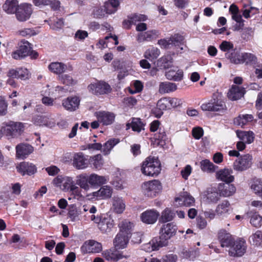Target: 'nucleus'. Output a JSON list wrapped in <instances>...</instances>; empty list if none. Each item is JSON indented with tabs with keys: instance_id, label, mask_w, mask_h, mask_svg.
<instances>
[{
	"instance_id": "nucleus-29",
	"label": "nucleus",
	"mask_w": 262,
	"mask_h": 262,
	"mask_svg": "<svg viewBox=\"0 0 262 262\" xmlns=\"http://www.w3.org/2000/svg\"><path fill=\"white\" fill-rule=\"evenodd\" d=\"M245 90L243 88L233 85L228 93L229 99L232 100H237L244 96Z\"/></svg>"
},
{
	"instance_id": "nucleus-41",
	"label": "nucleus",
	"mask_w": 262,
	"mask_h": 262,
	"mask_svg": "<svg viewBox=\"0 0 262 262\" xmlns=\"http://www.w3.org/2000/svg\"><path fill=\"white\" fill-rule=\"evenodd\" d=\"M119 5L118 0H108L105 2L103 8L108 14H111L116 12Z\"/></svg>"
},
{
	"instance_id": "nucleus-21",
	"label": "nucleus",
	"mask_w": 262,
	"mask_h": 262,
	"mask_svg": "<svg viewBox=\"0 0 262 262\" xmlns=\"http://www.w3.org/2000/svg\"><path fill=\"white\" fill-rule=\"evenodd\" d=\"M218 239L222 247L231 246L234 241L232 235L224 229H221L219 231Z\"/></svg>"
},
{
	"instance_id": "nucleus-26",
	"label": "nucleus",
	"mask_w": 262,
	"mask_h": 262,
	"mask_svg": "<svg viewBox=\"0 0 262 262\" xmlns=\"http://www.w3.org/2000/svg\"><path fill=\"white\" fill-rule=\"evenodd\" d=\"M119 232L121 234L131 237L132 233L134 230V224L128 220L122 221L118 225Z\"/></svg>"
},
{
	"instance_id": "nucleus-53",
	"label": "nucleus",
	"mask_w": 262,
	"mask_h": 262,
	"mask_svg": "<svg viewBox=\"0 0 262 262\" xmlns=\"http://www.w3.org/2000/svg\"><path fill=\"white\" fill-rule=\"evenodd\" d=\"M174 216L173 212L169 208H166L161 213V220L162 222L166 223L172 221Z\"/></svg>"
},
{
	"instance_id": "nucleus-46",
	"label": "nucleus",
	"mask_w": 262,
	"mask_h": 262,
	"mask_svg": "<svg viewBox=\"0 0 262 262\" xmlns=\"http://www.w3.org/2000/svg\"><path fill=\"white\" fill-rule=\"evenodd\" d=\"M127 129L132 127L133 130L139 133L141 130L144 129V124L140 118H133L130 124L126 125Z\"/></svg>"
},
{
	"instance_id": "nucleus-60",
	"label": "nucleus",
	"mask_w": 262,
	"mask_h": 262,
	"mask_svg": "<svg viewBox=\"0 0 262 262\" xmlns=\"http://www.w3.org/2000/svg\"><path fill=\"white\" fill-rule=\"evenodd\" d=\"M130 20L134 25H136L137 23L140 21H143L146 20L147 17L145 15L142 14H134L130 16Z\"/></svg>"
},
{
	"instance_id": "nucleus-61",
	"label": "nucleus",
	"mask_w": 262,
	"mask_h": 262,
	"mask_svg": "<svg viewBox=\"0 0 262 262\" xmlns=\"http://www.w3.org/2000/svg\"><path fill=\"white\" fill-rule=\"evenodd\" d=\"M203 134L204 130L201 127H195L192 129V136L196 140L200 139L203 136Z\"/></svg>"
},
{
	"instance_id": "nucleus-33",
	"label": "nucleus",
	"mask_w": 262,
	"mask_h": 262,
	"mask_svg": "<svg viewBox=\"0 0 262 262\" xmlns=\"http://www.w3.org/2000/svg\"><path fill=\"white\" fill-rule=\"evenodd\" d=\"M90 186H100L107 183L108 179L106 177L99 176L96 173L89 175Z\"/></svg>"
},
{
	"instance_id": "nucleus-27",
	"label": "nucleus",
	"mask_w": 262,
	"mask_h": 262,
	"mask_svg": "<svg viewBox=\"0 0 262 262\" xmlns=\"http://www.w3.org/2000/svg\"><path fill=\"white\" fill-rule=\"evenodd\" d=\"M175 202L180 206L189 207L193 205L194 199L187 192H184L175 198Z\"/></svg>"
},
{
	"instance_id": "nucleus-42",
	"label": "nucleus",
	"mask_w": 262,
	"mask_h": 262,
	"mask_svg": "<svg viewBox=\"0 0 262 262\" xmlns=\"http://www.w3.org/2000/svg\"><path fill=\"white\" fill-rule=\"evenodd\" d=\"M200 167L201 170L204 172L212 173L215 171L216 169L217 168V166L214 165L209 160L205 159L201 161Z\"/></svg>"
},
{
	"instance_id": "nucleus-48",
	"label": "nucleus",
	"mask_w": 262,
	"mask_h": 262,
	"mask_svg": "<svg viewBox=\"0 0 262 262\" xmlns=\"http://www.w3.org/2000/svg\"><path fill=\"white\" fill-rule=\"evenodd\" d=\"M90 162L93 168L96 169H100L103 165L102 157L100 154L91 157L90 159Z\"/></svg>"
},
{
	"instance_id": "nucleus-17",
	"label": "nucleus",
	"mask_w": 262,
	"mask_h": 262,
	"mask_svg": "<svg viewBox=\"0 0 262 262\" xmlns=\"http://www.w3.org/2000/svg\"><path fill=\"white\" fill-rule=\"evenodd\" d=\"M80 100L76 96L68 97L62 101L63 107L67 111L73 112L78 108Z\"/></svg>"
},
{
	"instance_id": "nucleus-44",
	"label": "nucleus",
	"mask_w": 262,
	"mask_h": 262,
	"mask_svg": "<svg viewBox=\"0 0 262 262\" xmlns=\"http://www.w3.org/2000/svg\"><path fill=\"white\" fill-rule=\"evenodd\" d=\"M18 6L17 0H6L3 8L7 13L11 14L16 12Z\"/></svg>"
},
{
	"instance_id": "nucleus-54",
	"label": "nucleus",
	"mask_w": 262,
	"mask_h": 262,
	"mask_svg": "<svg viewBox=\"0 0 262 262\" xmlns=\"http://www.w3.org/2000/svg\"><path fill=\"white\" fill-rule=\"evenodd\" d=\"M170 38L171 45L172 46L179 47L183 44L184 37L179 34H175Z\"/></svg>"
},
{
	"instance_id": "nucleus-39",
	"label": "nucleus",
	"mask_w": 262,
	"mask_h": 262,
	"mask_svg": "<svg viewBox=\"0 0 262 262\" xmlns=\"http://www.w3.org/2000/svg\"><path fill=\"white\" fill-rule=\"evenodd\" d=\"M247 214L250 218V223L252 226L259 228L262 226V216L258 213L250 211Z\"/></svg>"
},
{
	"instance_id": "nucleus-47",
	"label": "nucleus",
	"mask_w": 262,
	"mask_h": 262,
	"mask_svg": "<svg viewBox=\"0 0 262 262\" xmlns=\"http://www.w3.org/2000/svg\"><path fill=\"white\" fill-rule=\"evenodd\" d=\"M160 54V50L155 47L147 49L144 53V57L150 61L157 59Z\"/></svg>"
},
{
	"instance_id": "nucleus-57",
	"label": "nucleus",
	"mask_w": 262,
	"mask_h": 262,
	"mask_svg": "<svg viewBox=\"0 0 262 262\" xmlns=\"http://www.w3.org/2000/svg\"><path fill=\"white\" fill-rule=\"evenodd\" d=\"M169 103V101L168 100V98H162L158 101L157 107L160 110H166L170 108Z\"/></svg>"
},
{
	"instance_id": "nucleus-28",
	"label": "nucleus",
	"mask_w": 262,
	"mask_h": 262,
	"mask_svg": "<svg viewBox=\"0 0 262 262\" xmlns=\"http://www.w3.org/2000/svg\"><path fill=\"white\" fill-rule=\"evenodd\" d=\"M73 166L77 169H83L88 167L87 159L82 152L76 153L73 156Z\"/></svg>"
},
{
	"instance_id": "nucleus-40",
	"label": "nucleus",
	"mask_w": 262,
	"mask_h": 262,
	"mask_svg": "<svg viewBox=\"0 0 262 262\" xmlns=\"http://www.w3.org/2000/svg\"><path fill=\"white\" fill-rule=\"evenodd\" d=\"M48 68L52 72L61 75L66 71L67 66L62 62H55L50 63Z\"/></svg>"
},
{
	"instance_id": "nucleus-22",
	"label": "nucleus",
	"mask_w": 262,
	"mask_h": 262,
	"mask_svg": "<svg viewBox=\"0 0 262 262\" xmlns=\"http://www.w3.org/2000/svg\"><path fill=\"white\" fill-rule=\"evenodd\" d=\"M159 213L156 210H148L141 214V221L147 224H154L157 220Z\"/></svg>"
},
{
	"instance_id": "nucleus-5",
	"label": "nucleus",
	"mask_w": 262,
	"mask_h": 262,
	"mask_svg": "<svg viewBox=\"0 0 262 262\" xmlns=\"http://www.w3.org/2000/svg\"><path fill=\"white\" fill-rule=\"evenodd\" d=\"M102 256L103 258L97 257L95 258L93 262H104V260L107 261H118L119 260H124L127 259L128 257L126 255H123L120 253L116 249H108L102 252Z\"/></svg>"
},
{
	"instance_id": "nucleus-34",
	"label": "nucleus",
	"mask_w": 262,
	"mask_h": 262,
	"mask_svg": "<svg viewBox=\"0 0 262 262\" xmlns=\"http://www.w3.org/2000/svg\"><path fill=\"white\" fill-rule=\"evenodd\" d=\"M76 184L78 185L80 188L84 189L85 191H88L91 186L89 184V175L86 173H83L78 175L76 177Z\"/></svg>"
},
{
	"instance_id": "nucleus-30",
	"label": "nucleus",
	"mask_w": 262,
	"mask_h": 262,
	"mask_svg": "<svg viewBox=\"0 0 262 262\" xmlns=\"http://www.w3.org/2000/svg\"><path fill=\"white\" fill-rule=\"evenodd\" d=\"M112 193V188L106 185L101 187L98 191L93 192V196L96 197L98 199H106L110 198Z\"/></svg>"
},
{
	"instance_id": "nucleus-62",
	"label": "nucleus",
	"mask_w": 262,
	"mask_h": 262,
	"mask_svg": "<svg viewBox=\"0 0 262 262\" xmlns=\"http://www.w3.org/2000/svg\"><path fill=\"white\" fill-rule=\"evenodd\" d=\"M79 215V213L77 212V210L76 208L72 207L70 209L68 213V216L72 222H75L77 220Z\"/></svg>"
},
{
	"instance_id": "nucleus-43",
	"label": "nucleus",
	"mask_w": 262,
	"mask_h": 262,
	"mask_svg": "<svg viewBox=\"0 0 262 262\" xmlns=\"http://www.w3.org/2000/svg\"><path fill=\"white\" fill-rule=\"evenodd\" d=\"M250 243L255 246H260L262 245V230H257L249 237Z\"/></svg>"
},
{
	"instance_id": "nucleus-16",
	"label": "nucleus",
	"mask_w": 262,
	"mask_h": 262,
	"mask_svg": "<svg viewBox=\"0 0 262 262\" xmlns=\"http://www.w3.org/2000/svg\"><path fill=\"white\" fill-rule=\"evenodd\" d=\"M232 174V169L224 168L216 172L215 177L218 181L224 182V183H232L234 181V176Z\"/></svg>"
},
{
	"instance_id": "nucleus-1",
	"label": "nucleus",
	"mask_w": 262,
	"mask_h": 262,
	"mask_svg": "<svg viewBox=\"0 0 262 262\" xmlns=\"http://www.w3.org/2000/svg\"><path fill=\"white\" fill-rule=\"evenodd\" d=\"M89 217L102 233H110L115 225L114 220L108 214H92Z\"/></svg>"
},
{
	"instance_id": "nucleus-64",
	"label": "nucleus",
	"mask_w": 262,
	"mask_h": 262,
	"mask_svg": "<svg viewBox=\"0 0 262 262\" xmlns=\"http://www.w3.org/2000/svg\"><path fill=\"white\" fill-rule=\"evenodd\" d=\"M192 171V168L190 165H187L181 171L183 178L187 180Z\"/></svg>"
},
{
	"instance_id": "nucleus-49",
	"label": "nucleus",
	"mask_w": 262,
	"mask_h": 262,
	"mask_svg": "<svg viewBox=\"0 0 262 262\" xmlns=\"http://www.w3.org/2000/svg\"><path fill=\"white\" fill-rule=\"evenodd\" d=\"M120 142L118 139H111L104 143L102 148V151L104 155L110 154L113 148Z\"/></svg>"
},
{
	"instance_id": "nucleus-36",
	"label": "nucleus",
	"mask_w": 262,
	"mask_h": 262,
	"mask_svg": "<svg viewBox=\"0 0 262 262\" xmlns=\"http://www.w3.org/2000/svg\"><path fill=\"white\" fill-rule=\"evenodd\" d=\"M130 237L118 233L114 241V244L116 248L123 249L126 247Z\"/></svg>"
},
{
	"instance_id": "nucleus-9",
	"label": "nucleus",
	"mask_w": 262,
	"mask_h": 262,
	"mask_svg": "<svg viewBox=\"0 0 262 262\" xmlns=\"http://www.w3.org/2000/svg\"><path fill=\"white\" fill-rule=\"evenodd\" d=\"M252 157L246 154L236 159L233 163V167L236 171H243L250 168L252 165Z\"/></svg>"
},
{
	"instance_id": "nucleus-56",
	"label": "nucleus",
	"mask_w": 262,
	"mask_h": 262,
	"mask_svg": "<svg viewBox=\"0 0 262 262\" xmlns=\"http://www.w3.org/2000/svg\"><path fill=\"white\" fill-rule=\"evenodd\" d=\"M257 57L253 54L250 53H243V63L255 64L257 62Z\"/></svg>"
},
{
	"instance_id": "nucleus-18",
	"label": "nucleus",
	"mask_w": 262,
	"mask_h": 262,
	"mask_svg": "<svg viewBox=\"0 0 262 262\" xmlns=\"http://www.w3.org/2000/svg\"><path fill=\"white\" fill-rule=\"evenodd\" d=\"M96 117L99 122L103 125H109L114 123L116 116L112 112L100 111L96 113Z\"/></svg>"
},
{
	"instance_id": "nucleus-38",
	"label": "nucleus",
	"mask_w": 262,
	"mask_h": 262,
	"mask_svg": "<svg viewBox=\"0 0 262 262\" xmlns=\"http://www.w3.org/2000/svg\"><path fill=\"white\" fill-rule=\"evenodd\" d=\"M177 89V85L174 83L163 82L159 84V92L161 94L169 93L176 91Z\"/></svg>"
},
{
	"instance_id": "nucleus-32",
	"label": "nucleus",
	"mask_w": 262,
	"mask_h": 262,
	"mask_svg": "<svg viewBox=\"0 0 262 262\" xmlns=\"http://www.w3.org/2000/svg\"><path fill=\"white\" fill-rule=\"evenodd\" d=\"M225 56L232 63L236 64L243 63V53H240L235 50H232L231 52L226 53Z\"/></svg>"
},
{
	"instance_id": "nucleus-59",
	"label": "nucleus",
	"mask_w": 262,
	"mask_h": 262,
	"mask_svg": "<svg viewBox=\"0 0 262 262\" xmlns=\"http://www.w3.org/2000/svg\"><path fill=\"white\" fill-rule=\"evenodd\" d=\"M133 88L134 90L130 89L129 90V93L132 94L141 92L143 90V85L141 81L136 80L133 83Z\"/></svg>"
},
{
	"instance_id": "nucleus-12",
	"label": "nucleus",
	"mask_w": 262,
	"mask_h": 262,
	"mask_svg": "<svg viewBox=\"0 0 262 262\" xmlns=\"http://www.w3.org/2000/svg\"><path fill=\"white\" fill-rule=\"evenodd\" d=\"M88 89L90 92L96 95L106 94L111 91L110 85L103 81L92 83L89 85Z\"/></svg>"
},
{
	"instance_id": "nucleus-2",
	"label": "nucleus",
	"mask_w": 262,
	"mask_h": 262,
	"mask_svg": "<svg viewBox=\"0 0 262 262\" xmlns=\"http://www.w3.org/2000/svg\"><path fill=\"white\" fill-rule=\"evenodd\" d=\"M161 170V163L157 158L154 157H147L143 162L141 171L142 173L147 176H157Z\"/></svg>"
},
{
	"instance_id": "nucleus-63",
	"label": "nucleus",
	"mask_w": 262,
	"mask_h": 262,
	"mask_svg": "<svg viewBox=\"0 0 262 262\" xmlns=\"http://www.w3.org/2000/svg\"><path fill=\"white\" fill-rule=\"evenodd\" d=\"M219 192H211L207 194V198L211 202L216 203L220 200Z\"/></svg>"
},
{
	"instance_id": "nucleus-15",
	"label": "nucleus",
	"mask_w": 262,
	"mask_h": 262,
	"mask_svg": "<svg viewBox=\"0 0 262 262\" xmlns=\"http://www.w3.org/2000/svg\"><path fill=\"white\" fill-rule=\"evenodd\" d=\"M231 183H220L218 184L217 189L220 195L223 197H229L236 192L235 186Z\"/></svg>"
},
{
	"instance_id": "nucleus-37",
	"label": "nucleus",
	"mask_w": 262,
	"mask_h": 262,
	"mask_svg": "<svg viewBox=\"0 0 262 262\" xmlns=\"http://www.w3.org/2000/svg\"><path fill=\"white\" fill-rule=\"evenodd\" d=\"M165 76L169 80L179 81H181L183 77V71L180 69H171L166 72Z\"/></svg>"
},
{
	"instance_id": "nucleus-24",
	"label": "nucleus",
	"mask_w": 262,
	"mask_h": 262,
	"mask_svg": "<svg viewBox=\"0 0 262 262\" xmlns=\"http://www.w3.org/2000/svg\"><path fill=\"white\" fill-rule=\"evenodd\" d=\"M158 36L159 32L156 30H151L143 33H139L137 37V40L139 42L152 41L156 39Z\"/></svg>"
},
{
	"instance_id": "nucleus-11",
	"label": "nucleus",
	"mask_w": 262,
	"mask_h": 262,
	"mask_svg": "<svg viewBox=\"0 0 262 262\" xmlns=\"http://www.w3.org/2000/svg\"><path fill=\"white\" fill-rule=\"evenodd\" d=\"M73 182L71 177L58 176L53 179L52 183L55 186L59 187L63 191H68Z\"/></svg>"
},
{
	"instance_id": "nucleus-35",
	"label": "nucleus",
	"mask_w": 262,
	"mask_h": 262,
	"mask_svg": "<svg viewBox=\"0 0 262 262\" xmlns=\"http://www.w3.org/2000/svg\"><path fill=\"white\" fill-rule=\"evenodd\" d=\"M236 134L241 141L247 144H250L254 141V136L252 132L237 130Z\"/></svg>"
},
{
	"instance_id": "nucleus-8",
	"label": "nucleus",
	"mask_w": 262,
	"mask_h": 262,
	"mask_svg": "<svg viewBox=\"0 0 262 262\" xmlns=\"http://www.w3.org/2000/svg\"><path fill=\"white\" fill-rule=\"evenodd\" d=\"M32 11L31 5L22 4L17 7L15 12V16L19 21H26L30 18Z\"/></svg>"
},
{
	"instance_id": "nucleus-31",
	"label": "nucleus",
	"mask_w": 262,
	"mask_h": 262,
	"mask_svg": "<svg viewBox=\"0 0 262 262\" xmlns=\"http://www.w3.org/2000/svg\"><path fill=\"white\" fill-rule=\"evenodd\" d=\"M34 123L39 126H46L50 128L54 127L55 125V120L54 118L45 116H37L34 119Z\"/></svg>"
},
{
	"instance_id": "nucleus-13",
	"label": "nucleus",
	"mask_w": 262,
	"mask_h": 262,
	"mask_svg": "<svg viewBox=\"0 0 262 262\" xmlns=\"http://www.w3.org/2000/svg\"><path fill=\"white\" fill-rule=\"evenodd\" d=\"M17 171L22 176H31L37 172V167L33 163L28 162H22L16 166Z\"/></svg>"
},
{
	"instance_id": "nucleus-52",
	"label": "nucleus",
	"mask_w": 262,
	"mask_h": 262,
	"mask_svg": "<svg viewBox=\"0 0 262 262\" xmlns=\"http://www.w3.org/2000/svg\"><path fill=\"white\" fill-rule=\"evenodd\" d=\"M59 79L63 84L72 86L77 83L76 80L68 74H62L59 76Z\"/></svg>"
},
{
	"instance_id": "nucleus-23",
	"label": "nucleus",
	"mask_w": 262,
	"mask_h": 262,
	"mask_svg": "<svg viewBox=\"0 0 262 262\" xmlns=\"http://www.w3.org/2000/svg\"><path fill=\"white\" fill-rule=\"evenodd\" d=\"M33 151V147L28 144L21 143L16 146V156L19 159H25Z\"/></svg>"
},
{
	"instance_id": "nucleus-45",
	"label": "nucleus",
	"mask_w": 262,
	"mask_h": 262,
	"mask_svg": "<svg viewBox=\"0 0 262 262\" xmlns=\"http://www.w3.org/2000/svg\"><path fill=\"white\" fill-rule=\"evenodd\" d=\"M253 118V117L251 115H240L237 117L234 118L233 122L235 125L243 126L248 122L251 121Z\"/></svg>"
},
{
	"instance_id": "nucleus-55",
	"label": "nucleus",
	"mask_w": 262,
	"mask_h": 262,
	"mask_svg": "<svg viewBox=\"0 0 262 262\" xmlns=\"http://www.w3.org/2000/svg\"><path fill=\"white\" fill-rule=\"evenodd\" d=\"M251 189L258 196L262 198V182L259 180L254 181L251 185Z\"/></svg>"
},
{
	"instance_id": "nucleus-7",
	"label": "nucleus",
	"mask_w": 262,
	"mask_h": 262,
	"mask_svg": "<svg viewBox=\"0 0 262 262\" xmlns=\"http://www.w3.org/2000/svg\"><path fill=\"white\" fill-rule=\"evenodd\" d=\"M229 255L232 257H241L246 251V243L244 239H238L233 242L232 245L229 247Z\"/></svg>"
},
{
	"instance_id": "nucleus-50",
	"label": "nucleus",
	"mask_w": 262,
	"mask_h": 262,
	"mask_svg": "<svg viewBox=\"0 0 262 262\" xmlns=\"http://www.w3.org/2000/svg\"><path fill=\"white\" fill-rule=\"evenodd\" d=\"M44 90L41 91V95L43 96L42 98V103L46 106H52L54 104V99L45 96V95H50V92H49V85H47L44 88Z\"/></svg>"
},
{
	"instance_id": "nucleus-4",
	"label": "nucleus",
	"mask_w": 262,
	"mask_h": 262,
	"mask_svg": "<svg viewBox=\"0 0 262 262\" xmlns=\"http://www.w3.org/2000/svg\"><path fill=\"white\" fill-rule=\"evenodd\" d=\"M162 185L160 182L157 180L145 182L142 184V193L146 196L154 198L161 191Z\"/></svg>"
},
{
	"instance_id": "nucleus-14",
	"label": "nucleus",
	"mask_w": 262,
	"mask_h": 262,
	"mask_svg": "<svg viewBox=\"0 0 262 262\" xmlns=\"http://www.w3.org/2000/svg\"><path fill=\"white\" fill-rule=\"evenodd\" d=\"M102 247L101 244L94 240L85 242L81 247L82 253H98L101 251Z\"/></svg>"
},
{
	"instance_id": "nucleus-51",
	"label": "nucleus",
	"mask_w": 262,
	"mask_h": 262,
	"mask_svg": "<svg viewBox=\"0 0 262 262\" xmlns=\"http://www.w3.org/2000/svg\"><path fill=\"white\" fill-rule=\"evenodd\" d=\"M173 59L171 55H167L161 57L158 60V64L164 69L170 67L172 64Z\"/></svg>"
},
{
	"instance_id": "nucleus-10",
	"label": "nucleus",
	"mask_w": 262,
	"mask_h": 262,
	"mask_svg": "<svg viewBox=\"0 0 262 262\" xmlns=\"http://www.w3.org/2000/svg\"><path fill=\"white\" fill-rule=\"evenodd\" d=\"M177 230V226L173 223L164 224L160 230V238L168 242V240L176 234Z\"/></svg>"
},
{
	"instance_id": "nucleus-6",
	"label": "nucleus",
	"mask_w": 262,
	"mask_h": 262,
	"mask_svg": "<svg viewBox=\"0 0 262 262\" xmlns=\"http://www.w3.org/2000/svg\"><path fill=\"white\" fill-rule=\"evenodd\" d=\"M201 108L204 111L223 112L227 107L225 102L221 99L213 98L208 102L202 104Z\"/></svg>"
},
{
	"instance_id": "nucleus-58",
	"label": "nucleus",
	"mask_w": 262,
	"mask_h": 262,
	"mask_svg": "<svg viewBox=\"0 0 262 262\" xmlns=\"http://www.w3.org/2000/svg\"><path fill=\"white\" fill-rule=\"evenodd\" d=\"M234 46L232 43L227 41H223L220 45V49L223 52H231L233 50Z\"/></svg>"
},
{
	"instance_id": "nucleus-19",
	"label": "nucleus",
	"mask_w": 262,
	"mask_h": 262,
	"mask_svg": "<svg viewBox=\"0 0 262 262\" xmlns=\"http://www.w3.org/2000/svg\"><path fill=\"white\" fill-rule=\"evenodd\" d=\"M168 242L165 241L163 239L159 237L152 238L148 243L144 245V249L147 251L158 250L159 248L166 246Z\"/></svg>"
},
{
	"instance_id": "nucleus-3",
	"label": "nucleus",
	"mask_w": 262,
	"mask_h": 262,
	"mask_svg": "<svg viewBox=\"0 0 262 262\" xmlns=\"http://www.w3.org/2000/svg\"><path fill=\"white\" fill-rule=\"evenodd\" d=\"M2 129L8 139L16 138L23 133L24 126L21 122L11 121L4 123Z\"/></svg>"
},
{
	"instance_id": "nucleus-25",
	"label": "nucleus",
	"mask_w": 262,
	"mask_h": 262,
	"mask_svg": "<svg viewBox=\"0 0 262 262\" xmlns=\"http://www.w3.org/2000/svg\"><path fill=\"white\" fill-rule=\"evenodd\" d=\"M232 209L230 203L227 200H224L220 203L215 208L216 215L225 217L230 214Z\"/></svg>"
},
{
	"instance_id": "nucleus-20",
	"label": "nucleus",
	"mask_w": 262,
	"mask_h": 262,
	"mask_svg": "<svg viewBox=\"0 0 262 262\" xmlns=\"http://www.w3.org/2000/svg\"><path fill=\"white\" fill-rule=\"evenodd\" d=\"M112 209L117 214L122 213L125 209V202L121 196H114L112 199Z\"/></svg>"
}]
</instances>
